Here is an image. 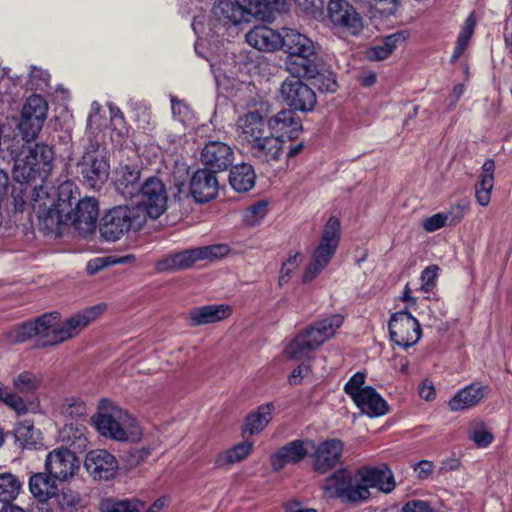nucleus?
<instances>
[{"mask_svg":"<svg viewBox=\"0 0 512 512\" xmlns=\"http://www.w3.org/2000/svg\"><path fill=\"white\" fill-rule=\"evenodd\" d=\"M285 0H220L212 9L213 18L208 24L197 16L192 23L193 30L198 36L195 44V51L198 55L210 62L217 85L226 86V83L233 78L234 58L225 55L226 60L222 63L219 55L211 53L206 55L203 51L206 44L211 45L210 38L215 35L224 34V30L241 23H248L252 19H264L268 13L279 10Z\"/></svg>","mask_w":512,"mask_h":512,"instance_id":"f257e3e1","label":"nucleus"},{"mask_svg":"<svg viewBox=\"0 0 512 512\" xmlns=\"http://www.w3.org/2000/svg\"><path fill=\"white\" fill-rule=\"evenodd\" d=\"M55 152L53 148L44 143L32 146H23L19 155L14 159L13 176L16 185L12 187L16 210H23L27 202V191L30 185L44 184L54 167Z\"/></svg>","mask_w":512,"mask_h":512,"instance_id":"f03ea898","label":"nucleus"},{"mask_svg":"<svg viewBox=\"0 0 512 512\" xmlns=\"http://www.w3.org/2000/svg\"><path fill=\"white\" fill-rule=\"evenodd\" d=\"M75 185L65 181L56 190L47 184L33 187L30 204L38 219L49 230L61 226V220L77 201Z\"/></svg>","mask_w":512,"mask_h":512,"instance_id":"7ed1b4c3","label":"nucleus"},{"mask_svg":"<svg viewBox=\"0 0 512 512\" xmlns=\"http://www.w3.org/2000/svg\"><path fill=\"white\" fill-rule=\"evenodd\" d=\"M91 421L102 436L115 441L137 442L142 437V429L136 419L107 399L100 400Z\"/></svg>","mask_w":512,"mask_h":512,"instance_id":"20e7f679","label":"nucleus"},{"mask_svg":"<svg viewBox=\"0 0 512 512\" xmlns=\"http://www.w3.org/2000/svg\"><path fill=\"white\" fill-rule=\"evenodd\" d=\"M342 324L343 317L340 314H332L302 330L293 342H290V363L307 357L312 350L334 336Z\"/></svg>","mask_w":512,"mask_h":512,"instance_id":"39448f33","label":"nucleus"},{"mask_svg":"<svg viewBox=\"0 0 512 512\" xmlns=\"http://www.w3.org/2000/svg\"><path fill=\"white\" fill-rule=\"evenodd\" d=\"M140 208L120 205L110 209L101 219L100 233L107 241H117L129 232H138L145 226Z\"/></svg>","mask_w":512,"mask_h":512,"instance_id":"423d86ee","label":"nucleus"},{"mask_svg":"<svg viewBox=\"0 0 512 512\" xmlns=\"http://www.w3.org/2000/svg\"><path fill=\"white\" fill-rule=\"evenodd\" d=\"M340 233L339 219L334 216L330 217L324 226L319 245L314 250L302 275L303 283L312 282L328 266L339 245Z\"/></svg>","mask_w":512,"mask_h":512,"instance_id":"0eeeda50","label":"nucleus"},{"mask_svg":"<svg viewBox=\"0 0 512 512\" xmlns=\"http://www.w3.org/2000/svg\"><path fill=\"white\" fill-rule=\"evenodd\" d=\"M226 244H213L171 253L157 261L156 269L160 272L178 271L191 268L199 261H214L229 253Z\"/></svg>","mask_w":512,"mask_h":512,"instance_id":"6e6552de","label":"nucleus"},{"mask_svg":"<svg viewBox=\"0 0 512 512\" xmlns=\"http://www.w3.org/2000/svg\"><path fill=\"white\" fill-rule=\"evenodd\" d=\"M321 489L326 497L340 499L343 503L362 502L370 497L367 487L355 484L352 472L346 468L330 474L323 481Z\"/></svg>","mask_w":512,"mask_h":512,"instance_id":"1a4fd4ad","label":"nucleus"},{"mask_svg":"<svg viewBox=\"0 0 512 512\" xmlns=\"http://www.w3.org/2000/svg\"><path fill=\"white\" fill-rule=\"evenodd\" d=\"M317 60L315 42L307 35L290 29V78L315 75Z\"/></svg>","mask_w":512,"mask_h":512,"instance_id":"9d476101","label":"nucleus"},{"mask_svg":"<svg viewBox=\"0 0 512 512\" xmlns=\"http://www.w3.org/2000/svg\"><path fill=\"white\" fill-rule=\"evenodd\" d=\"M136 196L139 197V201L132 206L140 208L145 222L148 218L158 219L168 208V192L165 184L158 177L147 178L141 184Z\"/></svg>","mask_w":512,"mask_h":512,"instance_id":"9b49d317","label":"nucleus"},{"mask_svg":"<svg viewBox=\"0 0 512 512\" xmlns=\"http://www.w3.org/2000/svg\"><path fill=\"white\" fill-rule=\"evenodd\" d=\"M78 168L88 188L99 190L108 180L110 165L104 151L98 146L92 145L85 151Z\"/></svg>","mask_w":512,"mask_h":512,"instance_id":"f8f14e48","label":"nucleus"},{"mask_svg":"<svg viewBox=\"0 0 512 512\" xmlns=\"http://www.w3.org/2000/svg\"><path fill=\"white\" fill-rule=\"evenodd\" d=\"M327 17L332 28L339 33L357 36L364 27L362 16L347 0H330Z\"/></svg>","mask_w":512,"mask_h":512,"instance_id":"ddd939ff","label":"nucleus"},{"mask_svg":"<svg viewBox=\"0 0 512 512\" xmlns=\"http://www.w3.org/2000/svg\"><path fill=\"white\" fill-rule=\"evenodd\" d=\"M48 103L40 95L30 96L21 111L18 128L26 141L33 140L42 129L47 117Z\"/></svg>","mask_w":512,"mask_h":512,"instance_id":"4468645a","label":"nucleus"},{"mask_svg":"<svg viewBox=\"0 0 512 512\" xmlns=\"http://www.w3.org/2000/svg\"><path fill=\"white\" fill-rule=\"evenodd\" d=\"M388 328L391 340L404 348L414 346L422 335L420 323L406 311L394 313L388 323Z\"/></svg>","mask_w":512,"mask_h":512,"instance_id":"2eb2a0df","label":"nucleus"},{"mask_svg":"<svg viewBox=\"0 0 512 512\" xmlns=\"http://www.w3.org/2000/svg\"><path fill=\"white\" fill-rule=\"evenodd\" d=\"M99 210L94 198H84L77 202L74 210H70L61 220L62 225L73 226L80 235H87L96 228Z\"/></svg>","mask_w":512,"mask_h":512,"instance_id":"dca6fc26","label":"nucleus"},{"mask_svg":"<svg viewBox=\"0 0 512 512\" xmlns=\"http://www.w3.org/2000/svg\"><path fill=\"white\" fill-rule=\"evenodd\" d=\"M84 467L94 480L108 481L116 477L119 464L107 450L95 449L86 454Z\"/></svg>","mask_w":512,"mask_h":512,"instance_id":"f3484780","label":"nucleus"},{"mask_svg":"<svg viewBox=\"0 0 512 512\" xmlns=\"http://www.w3.org/2000/svg\"><path fill=\"white\" fill-rule=\"evenodd\" d=\"M344 443L337 438L320 442L312 455V466L315 472L325 474L341 464Z\"/></svg>","mask_w":512,"mask_h":512,"instance_id":"a211bd4d","label":"nucleus"},{"mask_svg":"<svg viewBox=\"0 0 512 512\" xmlns=\"http://www.w3.org/2000/svg\"><path fill=\"white\" fill-rule=\"evenodd\" d=\"M45 467L53 478L66 481L79 470V461L70 450L54 449L47 454Z\"/></svg>","mask_w":512,"mask_h":512,"instance_id":"6ab92c4d","label":"nucleus"},{"mask_svg":"<svg viewBox=\"0 0 512 512\" xmlns=\"http://www.w3.org/2000/svg\"><path fill=\"white\" fill-rule=\"evenodd\" d=\"M235 160L233 149L221 141H209L201 151V161L208 170L221 172Z\"/></svg>","mask_w":512,"mask_h":512,"instance_id":"aec40b11","label":"nucleus"},{"mask_svg":"<svg viewBox=\"0 0 512 512\" xmlns=\"http://www.w3.org/2000/svg\"><path fill=\"white\" fill-rule=\"evenodd\" d=\"M356 476L369 490L370 487L377 488L384 493H390L395 489L396 483L392 471L386 466L380 467L363 466L356 472Z\"/></svg>","mask_w":512,"mask_h":512,"instance_id":"412c9836","label":"nucleus"},{"mask_svg":"<svg viewBox=\"0 0 512 512\" xmlns=\"http://www.w3.org/2000/svg\"><path fill=\"white\" fill-rule=\"evenodd\" d=\"M106 309V305L103 303L88 307L62 323L63 330L60 331V339L64 341L76 337L83 329H85L91 322L96 320Z\"/></svg>","mask_w":512,"mask_h":512,"instance_id":"4be33fe9","label":"nucleus"},{"mask_svg":"<svg viewBox=\"0 0 512 512\" xmlns=\"http://www.w3.org/2000/svg\"><path fill=\"white\" fill-rule=\"evenodd\" d=\"M219 183L214 171L197 170L190 182V192L197 202H208L218 194Z\"/></svg>","mask_w":512,"mask_h":512,"instance_id":"5701e85b","label":"nucleus"},{"mask_svg":"<svg viewBox=\"0 0 512 512\" xmlns=\"http://www.w3.org/2000/svg\"><path fill=\"white\" fill-rule=\"evenodd\" d=\"M114 185L124 198H133L141 187L140 169L136 165H121L114 172Z\"/></svg>","mask_w":512,"mask_h":512,"instance_id":"b1692460","label":"nucleus"},{"mask_svg":"<svg viewBox=\"0 0 512 512\" xmlns=\"http://www.w3.org/2000/svg\"><path fill=\"white\" fill-rule=\"evenodd\" d=\"M247 43L260 51H274L284 45V37L267 26H256L246 35Z\"/></svg>","mask_w":512,"mask_h":512,"instance_id":"393cba45","label":"nucleus"},{"mask_svg":"<svg viewBox=\"0 0 512 512\" xmlns=\"http://www.w3.org/2000/svg\"><path fill=\"white\" fill-rule=\"evenodd\" d=\"M236 126L239 137L250 146L265 136L266 123L258 112H249L241 116Z\"/></svg>","mask_w":512,"mask_h":512,"instance_id":"a878e982","label":"nucleus"},{"mask_svg":"<svg viewBox=\"0 0 512 512\" xmlns=\"http://www.w3.org/2000/svg\"><path fill=\"white\" fill-rule=\"evenodd\" d=\"M232 314V308L226 304H211L192 309L188 320L192 326H202L220 322Z\"/></svg>","mask_w":512,"mask_h":512,"instance_id":"bb28decb","label":"nucleus"},{"mask_svg":"<svg viewBox=\"0 0 512 512\" xmlns=\"http://www.w3.org/2000/svg\"><path fill=\"white\" fill-rule=\"evenodd\" d=\"M37 344L40 347L52 346L64 342L60 339L63 330L58 314L49 313L37 318Z\"/></svg>","mask_w":512,"mask_h":512,"instance_id":"cd10ccee","label":"nucleus"},{"mask_svg":"<svg viewBox=\"0 0 512 512\" xmlns=\"http://www.w3.org/2000/svg\"><path fill=\"white\" fill-rule=\"evenodd\" d=\"M295 82L290 80V109L302 112L313 110L316 105V94L312 88L296 78Z\"/></svg>","mask_w":512,"mask_h":512,"instance_id":"c85d7f7f","label":"nucleus"},{"mask_svg":"<svg viewBox=\"0 0 512 512\" xmlns=\"http://www.w3.org/2000/svg\"><path fill=\"white\" fill-rule=\"evenodd\" d=\"M353 402L363 413L370 417L382 416L388 411L387 402L370 386H366Z\"/></svg>","mask_w":512,"mask_h":512,"instance_id":"c756f323","label":"nucleus"},{"mask_svg":"<svg viewBox=\"0 0 512 512\" xmlns=\"http://www.w3.org/2000/svg\"><path fill=\"white\" fill-rule=\"evenodd\" d=\"M487 390V386L475 383L466 386L450 399L449 407L452 411L469 409L477 405L484 398Z\"/></svg>","mask_w":512,"mask_h":512,"instance_id":"7c9ffc66","label":"nucleus"},{"mask_svg":"<svg viewBox=\"0 0 512 512\" xmlns=\"http://www.w3.org/2000/svg\"><path fill=\"white\" fill-rule=\"evenodd\" d=\"M285 142V139L273 135L264 136L251 146V151L261 161H276L283 153Z\"/></svg>","mask_w":512,"mask_h":512,"instance_id":"2f4dec72","label":"nucleus"},{"mask_svg":"<svg viewBox=\"0 0 512 512\" xmlns=\"http://www.w3.org/2000/svg\"><path fill=\"white\" fill-rule=\"evenodd\" d=\"M256 182L254 168L248 163L237 164L232 167L229 173V183L237 192L250 191Z\"/></svg>","mask_w":512,"mask_h":512,"instance_id":"473e14b6","label":"nucleus"},{"mask_svg":"<svg viewBox=\"0 0 512 512\" xmlns=\"http://www.w3.org/2000/svg\"><path fill=\"white\" fill-rule=\"evenodd\" d=\"M495 163L488 159L482 166L480 180L475 186L476 199L481 206H487L490 202L491 191L494 185Z\"/></svg>","mask_w":512,"mask_h":512,"instance_id":"72a5a7b5","label":"nucleus"},{"mask_svg":"<svg viewBox=\"0 0 512 512\" xmlns=\"http://www.w3.org/2000/svg\"><path fill=\"white\" fill-rule=\"evenodd\" d=\"M253 451V443L250 441L240 442L233 447L221 452L215 459V465L219 468H226L246 459Z\"/></svg>","mask_w":512,"mask_h":512,"instance_id":"f704fd0d","label":"nucleus"},{"mask_svg":"<svg viewBox=\"0 0 512 512\" xmlns=\"http://www.w3.org/2000/svg\"><path fill=\"white\" fill-rule=\"evenodd\" d=\"M274 406L272 403H266L258 407V409L250 413L246 418L245 431L250 435L258 434L272 420Z\"/></svg>","mask_w":512,"mask_h":512,"instance_id":"c9c22d12","label":"nucleus"},{"mask_svg":"<svg viewBox=\"0 0 512 512\" xmlns=\"http://www.w3.org/2000/svg\"><path fill=\"white\" fill-rule=\"evenodd\" d=\"M29 489L35 498L45 502L56 495L57 485L47 475L38 473L30 478Z\"/></svg>","mask_w":512,"mask_h":512,"instance_id":"e433bc0d","label":"nucleus"},{"mask_svg":"<svg viewBox=\"0 0 512 512\" xmlns=\"http://www.w3.org/2000/svg\"><path fill=\"white\" fill-rule=\"evenodd\" d=\"M406 40L404 32H396L386 36L380 44L373 46L369 51V58L372 60H385L387 59L396 47Z\"/></svg>","mask_w":512,"mask_h":512,"instance_id":"4c0bfd02","label":"nucleus"},{"mask_svg":"<svg viewBox=\"0 0 512 512\" xmlns=\"http://www.w3.org/2000/svg\"><path fill=\"white\" fill-rule=\"evenodd\" d=\"M59 439L66 445L84 448L87 443L86 428L78 423H67L59 431Z\"/></svg>","mask_w":512,"mask_h":512,"instance_id":"58836bf2","label":"nucleus"},{"mask_svg":"<svg viewBox=\"0 0 512 512\" xmlns=\"http://www.w3.org/2000/svg\"><path fill=\"white\" fill-rule=\"evenodd\" d=\"M143 502L138 499H104L100 503L101 512H140Z\"/></svg>","mask_w":512,"mask_h":512,"instance_id":"ea45409f","label":"nucleus"},{"mask_svg":"<svg viewBox=\"0 0 512 512\" xmlns=\"http://www.w3.org/2000/svg\"><path fill=\"white\" fill-rule=\"evenodd\" d=\"M21 488L22 483L13 474H0V502H11L19 495Z\"/></svg>","mask_w":512,"mask_h":512,"instance_id":"a19ab883","label":"nucleus"},{"mask_svg":"<svg viewBox=\"0 0 512 512\" xmlns=\"http://www.w3.org/2000/svg\"><path fill=\"white\" fill-rule=\"evenodd\" d=\"M15 439L23 447L34 446L40 439V432L35 429L34 423L30 420L20 422L14 432Z\"/></svg>","mask_w":512,"mask_h":512,"instance_id":"79ce46f5","label":"nucleus"},{"mask_svg":"<svg viewBox=\"0 0 512 512\" xmlns=\"http://www.w3.org/2000/svg\"><path fill=\"white\" fill-rule=\"evenodd\" d=\"M111 117V140L115 144H122L128 136V127L126 126L124 117L118 108L110 107Z\"/></svg>","mask_w":512,"mask_h":512,"instance_id":"37998d69","label":"nucleus"},{"mask_svg":"<svg viewBox=\"0 0 512 512\" xmlns=\"http://www.w3.org/2000/svg\"><path fill=\"white\" fill-rule=\"evenodd\" d=\"M268 212V202L259 200L247 207L242 214V220L245 225L253 227L261 223Z\"/></svg>","mask_w":512,"mask_h":512,"instance_id":"c03bdc74","label":"nucleus"},{"mask_svg":"<svg viewBox=\"0 0 512 512\" xmlns=\"http://www.w3.org/2000/svg\"><path fill=\"white\" fill-rule=\"evenodd\" d=\"M60 413L71 419H79L86 415L87 406L86 403L78 397H66L61 402Z\"/></svg>","mask_w":512,"mask_h":512,"instance_id":"a18cd8bd","label":"nucleus"},{"mask_svg":"<svg viewBox=\"0 0 512 512\" xmlns=\"http://www.w3.org/2000/svg\"><path fill=\"white\" fill-rule=\"evenodd\" d=\"M0 401L7 405L17 414H25L28 411L27 404L24 399L17 393L13 392L8 386L0 381Z\"/></svg>","mask_w":512,"mask_h":512,"instance_id":"49530a36","label":"nucleus"},{"mask_svg":"<svg viewBox=\"0 0 512 512\" xmlns=\"http://www.w3.org/2000/svg\"><path fill=\"white\" fill-rule=\"evenodd\" d=\"M13 386L21 393H31L37 390L41 384V378L36 374L24 371L13 378Z\"/></svg>","mask_w":512,"mask_h":512,"instance_id":"de8ad7c7","label":"nucleus"},{"mask_svg":"<svg viewBox=\"0 0 512 512\" xmlns=\"http://www.w3.org/2000/svg\"><path fill=\"white\" fill-rule=\"evenodd\" d=\"M297 11L319 20L323 16L324 0H293Z\"/></svg>","mask_w":512,"mask_h":512,"instance_id":"09e8293b","label":"nucleus"},{"mask_svg":"<svg viewBox=\"0 0 512 512\" xmlns=\"http://www.w3.org/2000/svg\"><path fill=\"white\" fill-rule=\"evenodd\" d=\"M270 133L280 139L288 138V113L285 109L279 111L268 122Z\"/></svg>","mask_w":512,"mask_h":512,"instance_id":"8fccbe9b","label":"nucleus"},{"mask_svg":"<svg viewBox=\"0 0 512 512\" xmlns=\"http://www.w3.org/2000/svg\"><path fill=\"white\" fill-rule=\"evenodd\" d=\"M306 79H314V85L322 92L333 93L337 90V82L335 75L332 71L326 70L324 72H317L313 76H307Z\"/></svg>","mask_w":512,"mask_h":512,"instance_id":"3c124183","label":"nucleus"},{"mask_svg":"<svg viewBox=\"0 0 512 512\" xmlns=\"http://www.w3.org/2000/svg\"><path fill=\"white\" fill-rule=\"evenodd\" d=\"M54 497L57 499L58 506L64 512H71L80 501L79 494L70 488H62L60 491L57 489Z\"/></svg>","mask_w":512,"mask_h":512,"instance_id":"603ef678","label":"nucleus"},{"mask_svg":"<svg viewBox=\"0 0 512 512\" xmlns=\"http://www.w3.org/2000/svg\"><path fill=\"white\" fill-rule=\"evenodd\" d=\"M37 319L23 323L9 332V338L12 342H24L32 337H37Z\"/></svg>","mask_w":512,"mask_h":512,"instance_id":"864d4df0","label":"nucleus"},{"mask_svg":"<svg viewBox=\"0 0 512 512\" xmlns=\"http://www.w3.org/2000/svg\"><path fill=\"white\" fill-rule=\"evenodd\" d=\"M439 267L437 265H430L426 267L420 276L421 280V290L424 293L432 292L433 289L437 285V280L439 276Z\"/></svg>","mask_w":512,"mask_h":512,"instance_id":"5fc2aeb1","label":"nucleus"},{"mask_svg":"<svg viewBox=\"0 0 512 512\" xmlns=\"http://www.w3.org/2000/svg\"><path fill=\"white\" fill-rule=\"evenodd\" d=\"M365 379L366 375L363 372H357L345 384L344 391L352 400H355L365 389Z\"/></svg>","mask_w":512,"mask_h":512,"instance_id":"6e6d98bb","label":"nucleus"},{"mask_svg":"<svg viewBox=\"0 0 512 512\" xmlns=\"http://www.w3.org/2000/svg\"><path fill=\"white\" fill-rule=\"evenodd\" d=\"M50 75L47 71L32 67L28 75V85L31 89H44L48 86Z\"/></svg>","mask_w":512,"mask_h":512,"instance_id":"4d7b16f0","label":"nucleus"},{"mask_svg":"<svg viewBox=\"0 0 512 512\" xmlns=\"http://www.w3.org/2000/svg\"><path fill=\"white\" fill-rule=\"evenodd\" d=\"M306 445H312L311 441L294 440L290 442V463H298L308 454Z\"/></svg>","mask_w":512,"mask_h":512,"instance_id":"13d9d810","label":"nucleus"},{"mask_svg":"<svg viewBox=\"0 0 512 512\" xmlns=\"http://www.w3.org/2000/svg\"><path fill=\"white\" fill-rule=\"evenodd\" d=\"M467 209H468L467 203H457V204L451 206V208L448 211L442 212V213L444 214V217H447L448 225H455L461 221V219L464 217Z\"/></svg>","mask_w":512,"mask_h":512,"instance_id":"bf43d9fd","label":"nucleus"},{"mask_svg":"<svg viewBox=\"0 0 512 512\" xmlns=\"http://www.w3.org/2000/svg\"><path fill=\"white\" fill-rule=\"evenodd\" d=\"M446 225H448L447 217H444V214L441 212L426 218L423 221L422 227L427 232H435Z\"/></svg>","mask_w":512,"mask_h":512,"instance_id":"052dcab7","label":"nucleus"},{"mask_svg":"<svg viewBox=\"0 0 512 512\" xmlns=\"http://www.w3.org/2000/svg\"><path fill=\"white\" fill-rule=\"evenodd\" d=\"M310 373V365L307 360H303L297 367H294L290 373V385L299 384L302 379Z\"/></svg>","mask_w":512,"mask_h":512,"instance_id":"680f3d73","label":"nucleus"},{"mask_svg":"<svg viewBox=\"0 0 512 512\" xmlns=\"http://www.w3.org/2000/svg\"><path fill=\"white\" fill-rule=\"evenodd\" d=\"M288 462V446L281 447L271 456V465L274 471H279Z\"/></svg>","mask_w":512,"mask_h":512,"instance_id":"e2e57ef3","label":"nucleus"},{"mask_svg":"<svg viewBox=\"0 0 512 512\" xmlns=\"http://www.w3.org/2000/svg\"><path fill=\"white\" fill-rule=\"evenodd\" d=\"M101 106L98 102H93L91 104V111L87 120V126L89 129H100L102 126L101 115H100Z\"/></svg>","mask_w":512,"mask_h":512,"instance_id":"0e129e2a","label":"nucleus"},{"mask_svg":"<svg viewBox=\"0 0 512 512\" xmlns=\"http://www.w3.org/2000/svg\"><path fill=\"white\" fill-rule=\"evenodd\" d=\"M471 439L479 447H487L493 441V434L485 429L474 430Z\"/></svg>","mask_w":512,"mask_h":512,"instance_id":"69168bd1","label":"nucleus"},{"mask_svg":"<svg viewBox=\"0 0 512 512\" xmlns=\"http://www.w3.org/2000/svg\"><path fill=\"white\" fill-rule=\"evenodd\" d=\"M401 512H432V509L425 501L412 500L403 506Z\"/></svg>","mask_w":512,"mask_h":512,"instance_id":"338daca9","label":"nucleus"},{"mask_svg":"<svg viewBox=\"0 0 512 512\" xmlns=\"http://www.w3.org/2000/svg\"><path fill=\"white\" fill-rule=\"evenodd\" d=\"M172 113L178 116L180 121H185L190 115V109L183 101L172 99Z\"/></svg>","mask_w":512,"mask_h":512,"instance_id":"774afa93","label":"nucleus"}]
</instances>
